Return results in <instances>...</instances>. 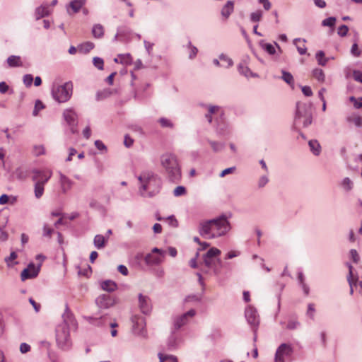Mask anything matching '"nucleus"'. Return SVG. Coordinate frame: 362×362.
I'll return each mask as SVG.
<instances>
[{
  "mask_svg": "<svg viewBox=\"0 0 362 362\" xmlns=\"http://www.w3.org/2000/svg\"><path fill=\"white\" fill-rule=\"evenodd\" d=\"M234 10V2L233 1H228L227 3L221 9V15L228 18L230 15L233 12Z\"/></svg>",
  "mask_w": 362,
  "mask_h": 362,
  "instance_id": "obj_20",
  "label": "nucleus"
},
{
  "mask_svg": "<svg viewBox=\"0 0 362 362\" xmlns=\"http://www.w3.org/2000/svg\"><path fill=\"white\" fill-rule=\"evenodd\" d=\"M347 120L349 122H353L358 127H362V118L359 116L349 117Z\"/></svg>",
  "mask_w": 362,
  "mask_h": 362,
  "instance_id": "obj_48",
  "label": "nucleus"
},
{
  "mask_svg": "<svg viewBox=\"0 0 362 362\" xmlns=\"http://www.w3.org/2000/svg\"><path fill=\"white\" fill-rule=\"evenodd\" d=\"M186 194V188L184 186H177L173 190V195L175 197H180Z\"/></svg>",
  "mask_w": 362,
  "mask_h": 362,
  "instance_id": "obj_51",
  "label": "nucleus"
},
{
  "mask_svg": "<svg viewBox=\"0 0 362 362\" xmlns=\"http://www.w3.org/2000/svg\"><path fill=\"white\" fill-rule=\"evenodd\" d=\"M100 285L103 290L107 292L115 291L117 288V284L112 280L103 281L100 283Z\"/></svg>",
  "mask_w": 362,
  "mask_h": 362,
  "instance_id": "obj_19",
  "label": "nucleus"
},
{
  "mask_svg": "<svg viewBox=\"0 0 362 362\" xmlns=\"http://www.w3.org/2000/svg\"><path fill=\"white\" fill-rule=\"evenodd\" d=\"M92 62L95 67L99 70H103L104 66V61L102 58L95 57L93 58Z\"/></svg>",
  "mask_w": 362,
  "mask_h": 362,
  "instance_id": "obj_45",
  "label": "nucleus"
},
{
  "mask_svg": "<svg viewBox=\"0 0 362 362\" xmlns=\"http://www.w3.org/2000/svg\"><path fill=\"white\" fill-rule=\"evenodd\" d=\"M77 327V322L66 305L62 315V322L57 326L55 329L57 344L61 349L68 350L71 348L72 342L70 332L75 331Z\"/></svg>",
  "mask_w": 362,
  "mask_h": 362,
  "instance_id": "obj_2",
  "label": "nucleus"
},
{
  "mask_svg": "<svg viewBox=\"0 0 362 362\" xmlns=\"http://www.w3.org/2000/svg\"><path fill=\"white\" fill-rule=\"evenodd\" d=\"M204 265L208 268L210 269L213 265L216 262V259L214 258H203Z\"/></svg>",
  "mask_w": 362,
  "mask_h": 362,
  "instance_id": "obj_60",
  "label": "nucleus"
},
{
  "mask_svg": "<svg viewBox=\"0 0 362 362\" xmlns=\"http://www.w3.org/2000/svg\"><path fill=\"white\" fill-rule=\"evenodd\" d=\"M63 117L69 127V130L71 134L78 132L76 126L78 124V116L73 109H66L63 112Z\"/></svg>",
  "mask_w": 362,
  "mask_h": 362,
  "instance_id": "obj_8",
  "label": "nucleus"
},
{
  "mask_svg": "<svg viewBox=\"0 0 362 362\" xmlns=\"http://www.w3.org/2000/svg\"><path fill=\"white\" fill-rule=\"evenodd\" d=\"M336 18L329 17L322 21V25L323 26L333 27L335 25Z\"/></svg>",
  "mask_w": 362,
  "mask_h": 362,
  "instance_id": "obj_52",
  "label": "nucleus"
},
{
  "mask_svg": "<svg viewBox=\"0 0 362 362\" xmlns=\"http://www.w3.org/2000/svg\"><path fill=\"white\" fill-rule=\"evenodd\" d=\"M196 314V311L194 309H191L185 313L180 315L175 316L173 318V328L174 330L180 329L182 326L185 325L189 318L194 317Z\"/></svg>",
  "mask_w": 362,
  "mask_h": 362,
  "instance_id": "obj_10",
  "label": "nucleus"
},
{
  "mask_svg": "<svg viewBox=\"0 0 362 362\" xmlns=\"http://www.w3.org/2000/svg\"><path fill=\"white\" fill-rule=\"evenodd\" d=\"M282 76L281 78L288 85L291 86L293 88L294 85V79L293 75L286 71L282 70Z\"/></svg>",
  "mask_w": 362,
  "mask_h": 362,
  "instance_id": "obj_31",
  "label": "nucleus"
},
{
  "mask_svg": "<svg viewBox=\"0 0 362 362\" xmlns=\"http://www.w3.org/2000/svg\"><path fill=\"white\" fill-rule=\"evenodd\" d=\"M160 163L168 180L173 182H179L182 174L176 156L170 153H165L160 157Z\"/></svg>",
  "mask_w": 362,
  "mask_h": 362,
  "instance_id": "obj_5",
  "label": "nucleus"
},
{
  "mask_svg": "<svg viewBox=\"0 0 362 362\" xmlns=\"http://www.w3.org/2000/svg\"><path fill=\"white\" fill-rule=\"evenodd\" d=\"M52 9L49 4H44L36 8L35 11V17L36 20L48 16L52 13Z\"/></svg>",
  "mask_w": 362,
  "mask_h": 362,
  "instance_id": "obj_16",
  "label": "nucleus"
},
{
  "mask_svg": "<svg viewBox=\"0 0 362 362\" xmlns=\"http://www.w3.org/2000/svg\"><path fill=\"white\" fill-rule=\"evenodd\" d=\"M33 176L32 177L35 183L39 182L42 185H45L52 176V172H45L39 170H34L33 171Z\"/></svg>",
  "mask_w": 362,
  "mask_h": 362,
  "instance_id": "obj_15",
  "label": "nucleus"
},
{
  "mask_svg": "<svg viewBox=\"0 0 362 362\" xmlns=\"http://www.w3.org/2000/svg\"><path fill=\"white\" fill-rule=\"evenodd\" d=\"M138 180L141 184L139 192L141 197H153L159 192L162 182L157 175L145 171L138 176Z\"/></svg>",
  "mask_w": 362,
  "mask_h": 362,
  "instance_id": "obj_3",
  "label": "nucleus"
},
{
  "mask_svg": "<svg viewBox=\"0 0 362 362\" xmlns=\"http://www.w3.org/2000/svg\"><path fill=\"white\" fill-rule=\"evenodd\" d=\"M308 145L311 152L315 156H319L321 153V146L317 140L312 139L308 142Z\"/></svg>",
  "mask_w": 362,
  "mask_h": 362,
  "instance_id": "obj_21",
  "label": "nucleus"
},
{
  "mask_svg": "<svg viewBox=\"0 0 362 362\" xmlns=\"http://www.w3.org/2000/svg\"><path fill=\"white\" fill-rule=\"evenodd\" d=\"M201 299H202L201 296L193 294V295H189V296H187L185 299V302H190V301L199 302L201 300Z\"/></svg>",
  "mask_w": 362,
  "mask_h": 362,
  "instance_id": "obj_59",
  "label": "nucleus"
},
{
  "mask_svg": "<svg viewBox=\"0 0 362 362\" xmlns=\"http://www.w3.org/2000/svg\"><path fill=\"white\" fill-rule=\"evenodd\" d=\"M349 276H347V280H348V282H349V284L350 286V294L352 295L354 293V287L355 286H354L355 281H354V279L352 278V275H353L352 266L349 265Z\"/></svg>",
  "mask_w": 362,
  "mask_h": 362,
  "instance_id": "obj_39",
  "label": "nucleus"
},
{
  "mask_svg": "<svg viewBox=\"0 0 362 362\" xmlns=\"http://www.w3.org/2000/svg\"><path fill=\"white\" fill-rule=\"evenodd\" d=\"M44 108H45V105H43L42 101H40V100H37L35 101V107H34V110H33V116H37L38 115L39 111L42 110V109H44Z\"/></svg>",
  "mask_w": 362,
  "mask_h": 362,
  "instance_id": "obj_46",
  "label": "nucleus"
},
{
  "mask_svg": "<svg viewBox=\"0 0 362 362\" xmlns=\"http://www.w3.org/2000/svg\"><path fill=\"white\" fill-rule=\"evenodd\" d=\"M222 267V261L220 259L217 258L216 262L213 265V267H211V269L213 270V272L216 276H218L221 274Z\"/></svg>",
  "mask_w": 362,
  "mask_h": 362,
  "instance_id": "obj_36",
  "label": "nucleus"
},
{
  "mask_svg": "<svg viewBox=\"0 0 362 362\" xmlns=\"http://www.w3.org/2000/svg\"><path fill=\"white\" fill-rule=\"evenodd\" d=\"M349 28L346 25H341L338 28V35L341 37H344L347 35Z\"/></svg>",
  "mask_w": 362,
  "mask_h": 362,
  "instance_id": "obj_57",
  "label": "nucleus"
},
{
  "mask_svg": "<svg viewBox=\"0 0 362 362\" xmlns=\"http://www.w3.org/2000/svg\"><path fill=\"white\" fill-rule=\"evenodd\" d=\"M83 4V0H74L70 2L69 6L73 9L74 12H78Z\"/></svg>",
  "mask_w": 362,
  "mask_h": 362,
  "instance_id": "obj_37",
  "label": "nucleus"
},
{
  "mask_svg": "<svg viewBox=\"0 0 362 362\" xmlns=\"http://www.w3.org/2000/svg\"><path fill=\"white\" fill-rule=\"evenodd\" d=\"M23 83L26 87L31 86L33 82V77L32 74H25L23 76Z\"/></svg>",
  "mask_w": 362,
  "mask_h": 362,
  "instance_id": "obj_54",
  "label": "nucleus"
},
{
  "mask_svg": "<svg viewBox=\"0 0 362 362\" xmlns=\"http://www.w3.org/2000/svg\"><path fill=\"white\" fill-rule=\"evenodd\" d=\"M353 78L356 81L362 83V72L359 70H354L353 71Z\"/></svg>",
  "mask_w": 362,
  "mask_h": 362,
  "instance_id": "obj_63",
  "label": "nucleus"
},
{
  "mask_svg": "<svg viewBox=\"0 0 362 362\" xmlns=\"http://www.w3.org/2000/svg\"><path fill=\"white\" fill-rule=\"evenodd\" d=\"M159 122L163 127H173V124L168 119H166L165 117L160 118L159 119Z\"/></svg>",
  "mask_w": 362,
  "mask_h": 362,
  "instance_id": "obj_56",
  "label": "nucleus"
},
{
  "mask_svg": "<svg viewBox=\"0 0 362 362\" xmlns=\"http://www.w3.org/2000/svg\"><path fill=\"white\" fill-rule=\"evenodd\" d=\"M245 316L247 323L252 328L258 327L259 317L257 310L254 307L251 305L247 306L245 311Z\"/></svg>",
  "mask_w": 362,
  "mask_h": 362,
  "instance_id": "obj_12",
  "label": "nucleus"
},
{
  "mask_svg": "<svg viewBox=\"0 0 362 362\" xmlns=\"http://www.w3.org/2000/svg\"><path fill=\"white\" fill-rule=\"evenodd\" d=\"M214 152H218L221 151L224 147V144L219 143L214 141H208Z\"/></svg>",
  "mask_w": 362,
  "mask_h": 362,
  "instance_id": "obj_43",
  "label": "nucleus"
},
{
  "mask_svg": "<svg viewBox=\"0 0 362 362\" xmlns=\"http://www.w3.org/2000/svg\"><path fill=\"white\" fill-rule=\"evenodd\" d=\"M351 53L355 57H359L361 55V52L358 49V44L356 42L353 44L351 49Z\"/></svg>",
  "mask_w": 362,
  "mask_h": 362,
  "instance_id": "obj_62",
  "label": "nucleus"
},
{
  "mask_svg": "<svg viewBox=\"0 0 362 362\" xmlns=\"http://www.w3.org/2000/svg\"><path fill=\"white\" fill-rule=\"evenodd\" d=\"M307 115H313L311 110V105L298 102L296 103V111L294 119V129H298V123L301 121L303 117H307Z\"/></svg>",
  "mask_w": 362,
  "mask_h": 362,
  "instance_id": "obj_7",
  "label": "nucleus"
},
{
  "mask_svg": "<svg viewBox=\"0 0 362 362\" xmlns=\"http://www.w3.org/2000/svg\"><path fill=\"white\" fill-rule=\"evenodd\" d=\"M315 312V305L313 303H309L308 305L307 315L312 319H314V313Z\"/></svg>",
  "mask_w": 362,
  "mask_h": 362,
  "instance_id": "obj_61",
  "label": "nucleus"
},
{
  "mask_svg": "<svg viewBox=\"0 0 362 362\" xmlns=\"http://www.w3.org/2000/svg\"><path fill=\"white\" fill-rule=\"evenodd\" d=\"M92 35L96 38H100L104 35V28L100 24H95L92 28Z\"/></svg>",
  "mask_w": 362,
  "mask_h": 362,
  "instance_id": "obj_25",
  "label": "nucleus"
},
{
  "mask_svg": "<svg viewBox=\"0 0 362 362\" xmlns=\"http://www.w3.org/2000/svg\"><path fill=\"white\" fill-rule=\"evenodd\" d=\"M132 321L133 323L132 329L134 333L139 336L146 337V331L145 329V318L141 315H134L132 317Z\"/></svg>",
  "mask_w": 362,
  "mask_h": 362,
  "instance_id": "obj_11",
  "label": "nucleus"
},
{
  "mask_svg": "<svg viewBox=\"0 0 362 362\" xmlns=\"http://www.w3.org/2000/svg\"><path fill=\"white\" fill-rule=\"evenodd\" d=\"M59 182L63 194H66L71 189L74 184L72 180L62 173H59Z\"/></svg>",
  "mask_w": 362,
  "mask_h": 362,
  "instance_id": "obj_17",
  "label": "nucleus"
},
{
  "mask_svg": "<svg viewBox=\"0 0 362 362\" xmlns=\"http://www.w3.org/2000/svg\"><path fill=\"white\" fill-rule=\"evenodd\" d=\"M313 76L320 82H324L325 76L322 69L316 68L313 71Z\"/></svg>",
  "mask_w": 362,
  "mask_h": 362,
  "instance_id": "obj_34",
  "label": "nucleus"
},
{
  "mask_svg": "<svg viewBox=\"0 0 362 362\" xmlns=\"http://www.w3.org/2000/svg\"><path fill=\"white\" fill-rule=\"evenodd\" d=\"M221 250L216 247L210 248L206 254L203 255V258H214L216 259L221 254Z\"/></svg>",
  "mask_w": 362,
  "mask_h": 362,
  "instance_id": "obj_32",
  "label": "nucleus"
},
{
  "mask_svg": "<svg viewBox=\"0 0 362 362\" xmlns=\"http://www.w3.org/2000/svg\"><path fill=\"white\" fill-rule=\"evenodd\" d=\"M260 47L268 54L273 55L276 53L275 46L270 43H266L263 40L259 42Z\"/></svg>",
  "mask_w": 362,
  "mask_h": 362,
  "instance_id": "obj_30",
  "label": "nucleus"
},
{
  "mask_svg": "<svg viewBox=\"0 0 362 362\" xmlns=\"http://www.w3.org/2000/svg\"><path fill=\"white\" fill-rule=\"evenodd\" d=\"M138 298L139 307L141 313L145 315L149 314L152 309L150 298L147 296H144L142 293H139Z\"/></svg>",
  "mask_w": 362,
  "mask_h": 362,
  "instance_id": "obj_14",
  "label": "nucleus"
},
{
  "mask_svg": "<svg viewBox=\"0 0 362 362\" xmlns=\"http://www.w3.org/2000/svg\"><path fill=\"white\" fill-rule=\"evenodd\" d=\"M117 298L109 294H101L95 299V304L100 310V315L92 316V325L102 326L107 324L108 317L107 313L103 311L113 307L117 303Z\"/></svg>",
  "mask_w": 362,
  "mask_h": 362,
  "instance_id": "obj_4",
  "label": "nucleus"
},
{
  "mask_svg": "<svg viewBox=\"0 0 362 362\" xmlns=\"http://www.w3.org/2000/svg\"><path fill=\"white\" fill-rule=\"evenodd\" d=\"M187 47L189 49V58L190 59H194L197 54L198 49L195 46L192 45L191 41L188 42Z\"/></svg>",
  "mask_w": 362,
  "mask_h": 362,
  "instance_id": "obj_38",
  "label": "nucleus"
},
{
  "mask_svg": "<svg viewBox=\"0 0 362 362\" xmlns=\"http://www.w3.org/2000/svg\"><path fill=\"white\" fill-rule=\"evenodd\" d=\"M302 41L303 42L305 43L306 42V40L305 39H301V38H295L293 41V43L296 46V49L298 52V53L300 54V55H303V54H305L306 52H307V47L303 45V47H300V46H298L297 45V42H300Z\"/></svg>",
  "mask_w": 362,
  "mask_h": 362,
  "instance_id": "obj_33",
  "label": "nucleus"
},
{
  "mask_svg": "<svg viewBox=\"0 0 362 362\" xmlns=\"http://www.w3.org/2000/svg\"><path fill=\"white\" fill-rule=\"evenodd\" d=\"M107 241V238H105L102 235H96L93 240L94 245L98 249L103 248L105 246Z\"/></svg>",
  "mask_w": 362,
  "mask_h": 362,
  "instance_id": "obj_23",
  "label": "nucleus"
},
{
  "mask_svg": "<svg viewBox=\"0 0 362 362\" xmlns=\"http://www.w3.org/2000/svg\"><path fill=\"white\" fill-rule=\"evenodd\" d=\"M45 148L42 145L35 146L33 148V153L36 156L45 154Z\"/></svg>",
  "mask_w": 362,
  "mask_h": 362,
  "instance_id": "obj_55",
  "label": "nucleus"
},
{
  "mask_svg": "<svg viewBox=\"0 0 362 362\" xmlns=\"http://www.w3.org/2000/svg\"><path fill=\"white\" fill-rule=\"evenodd\" d=\"M238 69L239 72L246 77H250V76L253 77V78L258 77L257 74L253 73L247 66H245L243 64H240L238 65Z\"/></svg>",
  "mask_w": 362,
  "mask_h": 362,
  "instance_id": "obj_22",
  "label": "nucleus"
},
{
  "mask_svg": "<svg viewBox=\"0 0 362 362\" xmlns=\"http://www.w3.org/2000/svg\"><path fill=\"white\" fill-rule=\"evenodd\" d=\"M231 229L228 217L226 214L210 220L201 221L198 231L201 236L208 239H214L226 235Z\"/></svg>",
  "mask_w": 362,
  "mask_h": 362,
  "instance_id": "obj_1",
  "label": "nucleus"
},
{
  "mask_svg": "<svg viewBox=\"0 0 362 362\" xmlns=\"http://www.w3.org/2000/svg\"><path fill=\"white\" fill-rule=\"evenodd\" d=\"M95 146L101 154L107 152V147L100 140H96L95 141Z\"/></svg>",
  "mask_w": 362,
  "mask_h": 362,
  "instance_id": "obj_49",
  "label": "nucleus"
},
{
  "mask_svg": "<svg viewBox=\"0 0 362 362\" xmlns=\"http://www.w3.org/2000/svg\"><path fill=\"white\" fill-rule=\"evenodd\" d=\"M17 254L16 252H11L10 255L7 257L5 258V262H6L7 264V266L8 267H13V265H16L18 264V262H15L14 263H11V262L12 260H14L17 258Z\"/></svg>",
  "mask_w": 362,
  "mask_h": 362,
  "instance_id": "obj_41",
  "label": "nucleus"
},
{
  "mask_svg": "<svg viewBox=\"0 0 362 362\" xmlns=\"http://www.w3.org/2000/svg\"><path fill=\"white\" fill-rule=\"evenodd\" d=\"M293 352L291 345L284 343L277 349L275 354V362H285L286 359L291 358Z\"/></svg>",
  "mask_w": 362,
  "mask_h": 362,
  "instance_id": "obj_9",
  "label": "nucleus"
},
{
  "mask_svg": "<svg viewBox=\"0 0 362 362\" xmlns=\"http://www.w3.org/2000/svg\"><path fill=\"white\" fill-rule=\"evenodd\" d=\"M14 175L19 180H25L29 175V172L24 168H18L14 172Z\"/></svg>",
  "mask_w": 362,
  "mask_h": 362,
  "instance_id": "obj_24",
  "label": "nucleus"
},
{
  "mask_svg": "<svg viewBox=\"0 0 362 362\" xmlns=\"http://www.w3.org/2000/svg\"><path fill=\"white\" fill-rule=\"evenodd\" d=\"M177 330L172 329L171 335L169 337L167 341V346L168 349L173 350L176 348L177 346V337L175 335V332Z\"/></svg>",
  "mask_w": 362,
  "mask_h": 362,
  "instance_id": "obj_27",
  "label": "nucleus"
},
{
  "mask_svg": "<svg viewBox=\"0 0 362 362\" xmlns=\"http://www.w3.org/2000/svg\"><path fill=\"white\" fill-rule=\"evenodd\" d=\"M72 90V83L66 82L63 85L54 86L52 89V95L58 103H65L70 99Z\"/></svg>",
  "mask_w": 362,
  "mask_h": 362,
  "instance_id": "obj_6",
  "label": "nucleus"
},
{
  "mask_svg": "<svg viewBox=\"0 0 362 362\" xmlns=\"http://www.w3.org/2000/svg\"><path fill=\"white\" fill-rule=\"evenodd\" d=\"M118 57L119 58L120 61L119 62L121 64H131L132 63V57H131V54L127 53V54H120L118 55Z\"/></svg>",
  "mask_w": 362,
  "mask_h": 362,
  "instance_id": "obj_42",
  "label": "nucleus"
},
{
  "mask_svg": "<svg viewBox=\"0 0 362 362\" xmlns=\"http://www.w3.org/2000/svg\"><path fill=\"white\" fill-rule=\"evenodd\" d=\"M269 182V178L267 175H262L259 177L258 180V187L259 188L264 187Z\"/></svg>",
  "mask_w": 362,
  "mask_h": 362,
  "instance_id": "obj_58",
  "label": "nucleus"
},
{
  "mask_svg": "<svg viewBox=\"0 0 362 362\" xmlns=\"http://www.w3.org/2000/svg\"><path fill=\"white\" fill-rule=\"evenodd\" d=\"M312 122L313 115H307V117H303L301 121L298 123V125L302 124L303 127L306 128L312 124Z\"/></svg>",
  "mask_w": 362,
  "mask_h": 362,
  "instance_id": "obj_44",
  "label": "nucleus"
},
{
  "mask_svg": "<svg viewBox=\"0 0 362 362\" xmlns=\"http://www.w3.org/2000/svg\"><path fill=\"white\" fill-rule=\"evenodd\" d=\"M262 16V11L259 10L255 12H252L250 14V20L252 22H259V21H260Z\"/></svg>",
  "mask_w": 362,
  "mask_h": 362,
  "instance_id": "obj_50",
  "label": "nucleus"
},
{
  "mask_svg": "<svg viewBox=\"0 0 362 362\" xmlns=\"http://www.w3.org/2000/svg\"><path fill=\"white\" fill-rule=\"evenodd\" d=\"M7 63L10 67H17L22 65L20 57L15 55L8 57L7 59Z\"/></svg>",
  "mask_w": 362,
  "mask_h": 362,
  "instance_id": "obj_26",
  "label": "nucleus"
},
{
  "mask_svg": "<svg viewBox=\"0 0 362 362\" xmlns=\"http://www.w3.org/2000/svg\"><path fill=\"white\" fill-rule=\"evenodd\" d=\"M40 270V265L35 266L34 263H30L27 268L24 269L21 274V279L22 281H25L28 279L35 278Z\"/></svg>",
  "mask_w": 362,
  "mask_h": 362,
  "instance_id": "obj_13",
  "label": "nucleus"
},
{
  "mask_svg": "<svg viewBox=\"0 0 362 362\" xmlns=\"http://www.w3.org/2000/svg\"><path fill=\"white\" fill-rule=\"evenodd\" d=\"M317 64L320 66H325L329 61V58L325 57V52L322 50L318 51L315 54Z\"/></svg>",
  "mask_w": 362,
  "mask_h": 362,
  "instance_id": "obj_29",
  "label": "nucleus"
},
{
  "mask_svg": "<svg viewBox=\"0 0 362 362\" xmlns=\"http://www.w3.org/2000/svg\"><path fill=\"white\" fill-rule=\"evenodd\" d=\"M341 186L346 192H349L353 188V182L349 177H345L341 182Z\"/></svg>",
  "mask_w": 362,
  "mask_h": 362,
  "instance_id": "obj_40",
  "label": "nucleus"
},
{
  "mask_svg": "<svg viewBox=\"0 0 362 362\" xmlns=\"http://www.w3.org/2000/svg\"><path fill=\"white\" fill-rule=\"evenodd\" d=\"M144 262L147 265H158L162 262V257L148 253L145 255Z\"/></svg>",
  "mask_w": 362,
  "mask_h": 362,
  "instance_id": "obj_18",
  "label": "nucleus"
},
{
  "mask_svg": "<svg viewBox=\"0 0 362 362\" xmlns=\"http://www.w3.org/2000/svg\"><path fill=\"white\" fill-rule=\"evenodd\" d=\"M158 358L160 359V362H164L167 359H170V362H177V358L172 355H165L161 353H158Z\"/></svg>",
  "mask_w": 362,
  "mask_h": 362,
  "instance_id": "obj_47",
  "label": "nucleus"
},
{
  "mask_svg": "<svg viewBox=\"0 0 362 362\" xmlns=\"http://www.w3.org/2000/svg\"><path fill=\"white\" fill-rule=\"evenodd\" d=\"M219 59L223 62H226V64H222L223 66L229 67L233 65V61L230 58L228 57L226 54H221L219 55Z\"/></svg>",
  "mask_w": 362,
  "mask_h": 362,
  "instance_id": "obj_53",
  "label": "nucleus"
},
{
  "mask_svg": "<svg viewBox=\"0 0 362 362\" xmlns=\"http://www.w3.org/2000/svg\"><path fill=\"white\" fill-rule=\"evenodd\" d=\"M110 94V92L107 90H105L103 92H98L96 95V99L98 100H100L101 99L105 98L108 97Z\"/></svg>",
  "mask_w": 362,
  "mask_h": 362,
  "instance_id": "obj_64",
  "label": "nucleus"
},
{
  "mask_svg": "<svg viewBox=\"0 0 362 362\" xmlns=\"http://www.w3.org/2000/svg\"><path fill=\"white\" fill-rule=\"evenodd\" d=\"M78 53L81 54H88L90 52V42H86L77 46Z\"/></svg>",
  "mask_w": 362,
  "mask_h": 362,
  "instance_id": "obj_28",
  "label": "nucleus"
},
{
  "mask_svg": "<svg viewBox=\"0 0 362 362\" xmlns=\"http://www.w3.org/2000/svg\"><path fill=\"white\" fill-rule=\"evenodd\" d=\"M44 185L40 184L39 182L35 183L34 185V192L35 197L37 199H40L42 197L44 193Z\"/></svg>",
  "mask_w": 362,
  "mask_h": 362,
  "instance_id": "obj_35",
  "label": "nucleus"
}]
</instances>
